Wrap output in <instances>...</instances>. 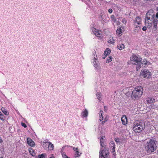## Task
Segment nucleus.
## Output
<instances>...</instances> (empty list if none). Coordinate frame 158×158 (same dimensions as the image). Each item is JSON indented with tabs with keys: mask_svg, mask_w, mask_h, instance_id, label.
I'll return each mask as SVG.
<instances>
[{
	"mask_svg": "<svg viewBox=\"0 0 158 158\" xmlns=\"http://www.w3.org/2000/svg\"><path fill=\"white\" fill-rule=\"evenodd\" d=\"M27 143L30 146L33 147L35 146V143L34 141L30 138L27 139Z\"/></svg>",
	"mask_w": 158,
	"mask_h": 158,
	"instance_id": "obj_7",
	"label": "nucleus"
},
{
	"mask_svg": "<svg viewBox=\"0 0 158 158\" xmlns=\"http://www.w3.org/2000/svg\"><path fill=\"white\" fill-rule=\"evenodd\" d=\"M115 141L117 143H118L119 142V139L117 138L115 139Z\"/></svg>",
	"mask_w": 158,
	"mask_h": 158,
	"instance_id": "obj_40",
	"label": "nucleus"
},
{
	"mask_svg": "<svg viewBox=\"0 0 158 158\" xmlns=\"http://www.w3.org/2000/svg\"><path fill=\"white\" fill-rule=\"evenodd\" d=\"M147 1H150V2H151V1H152V2H153L155 0H146Z\"/></svg>",
	"mask_w": 158,
	"mask_h": 158,
	"instance_id": "obj_49",
	"label": "nucleus"
},
{
	"mask_svg": "<svg viewBox=\"0 0 158 158\" xmlns=\"http://www.w3.org/2000/svg\"><path fill=\"white\" fill-rule=\"evenodd\" d=\"M44 155L45 154H42L41 155H39L38 156V158H44Z\"/></svg>",
	"mask_w": 158,
	"mask_h": 158,
	"instance_id": "obj_26",
	"label": "nucleus"
},
{
	"mask_svg": "<svg viewBox=\"0 0 158 158\" xmlns=\"http://www.w3.org/2000/svg\"><path fill=\"white\" fill-rule=\"evenodd\" d=\"M49 158H55L54 156H51Z\"/></svg>",
	"mask_w": 158,
	"mask_h": 158,
	"instance_id": "obj_54",
	"label": "nucleus"
},
{
	"mask_svg": "<svg viewBox=\"0 0 158 158\" xmlns=\"http://www.w3.org/2000/svg\"><path fill=\"white\" fill-rule=\"evenodd\" d=\"M100 145L102 147H104V142L102 140H100Z\"/></svg>",
	"mask_w": 158,
	"mask_h": 158,
	"instance_id": "obj_32",
	"label": "nucleus"
},
{
	"mask_svg": "<svg viewBox=\"0 0 158 158\" xmlns=\"http://www.w3.org/2000/svg\"><path fill=\"white\" fill-rule=\"evenodd\" d=\"M143 62L144 64L146 65L148 64H150V62H149L147 61L146 60H143Z\"/></svg>",
	"mask_w": 158,
	"mask_h": 158,
	"instance_id": "obj_34",
	"label": "nucleus"
},
{
	"mask_svg": "<svg viewBox=\"0 0 158 158\" xmlns=\"http://www.w3.org/2000/svg\"><path fill=\"white\" fill-rule=\"evenodd\" d=\"M109 153V152H106V155H105V157L104 156V158H109L108 157V156Z\"/></svg>",
	"mask_w": 158,
	"mask_h": 158,
	"instance_id": "obj_37",
	"label": "nucleus"
},
{
	"mask_svg": "<svg viewBox=\"0 0 158 158\" xmlns=\"http://www.w3.org/2000/svg\"><path fill=\"white\" fill-rule=\"evenodd\" d=\"M135 21L138 24H139L140 22V18L139 17H136L135 19Z\"/></svg>",
	"mask_w": 158,
	"mask_h": 158,
	"instance_id": "obj_19",
	"label": "nucleus"
},
{
	"mask_svg": "<svg viewBox=\"0 0 158 158\" xmlns=\"http://www.w3.org/2000/svg\"><path fill=\"white\" fill-rule=\"evenodd\" d=\"M102 152H103V151H102L101 150L100 151V152H99V154H100L99 156H101V157H104V156L103 155Z\"/></svg>",
	"mask_w": 158,
	"mask_h": 158,
	"instance_id": "obj_33",
	"label": "nucleus"
},
{
	"mask_svg": "<svg viewBox=\"0 0 158 158\" xmlns=\"http://www.w3.org/2000/svg\"><path fill=\"white\" fill-rule=\"evenodd\" d=\"M1 110L5 114V115H8L9 114V112L4 107H2L1 109Z\"/></svg>",
	"mask_w": 158,
	"mask_h": 158,
	"instance_id": "obj_13",
	"label": "nucleus"
},
{
	"mask_svg": "<svg viewBox=\"0 0 158 158\" xmlns=\"http://www.w3.org/2000/svg\"><path fill=\"white\" fill-rule=\"evenodd\" d=\"M0 119H1L3 121H4V118H3L2 117H0Z\"/></svg>",
	"mask_w": 158,
	"mask_h": 158,
	"instance_id": "obj_45",
	"label": "nucleus"
},
{
	"mask_svg": "<svg viewBox=\"0 0 158 158\" xmlns=\"http://www.w3.org/2000/svg\"><path fill=\"white\" fill-rule=\"evenodd\" d=\"M106 120V121H107V119H106V118H105L104 119V121H105V120Z\"/></svg>",
	"mask_w": 158,
	"mask_h": 158,
	"instance_id": "obj_55",
	"label": "nucleus"
},
{
	"mask_svg": "<svg viewBox=\"0 0 158 158\" xmlns=\"http://www.w3.org/2000/svg\"><path fill=\"white\" fill-rule=\"evenodd\" d=\"M156 11H158V7H156Z\"/></svg>",
	"mask_w": 158,
	"mask_h": 158,
	"instance_id": "obj_52",
	"label": "nucleus"
},
{
	"mask_svg": "<svg viewBox=\"0 0 158 158\" xmlns=\"http://www.w3.org/2000/svg\"><path fill=\"white\" fill-rule=\"evenodd\" d=\"M140 0H134V1L135 2H138Z\"/></svg>",
	"mask_w": 158,
	"mask_h": 158,
	"instance_id": "obj_50",
	"label": "nucleus"
},
{
	"mask_svg": "<svg viewBox=\"0 0 158 158\" xmlns=\"http://www.w3.org/2000/svg\"><path fill=\"white\" fill-rule=\"evenodd\" d=\"M147 30V27L145 26H144L142 28V30L143 31H145Z\"/></svg>",
	"mask_w": 158,
	"mask_h": 158,
	"instance_id": "obj_41",
	"label": "nucleus"
},
{
	"mask_svg": "<svg viewBox=\"0 0 158 158\" xmlns=\"http://www.w3.org/2000/svg\"><path fill=\"white\" fill-rule=\"evenodd\" d=\"M158 21L156 20H154V21H153L154 26L153 27L154 28V31H156L157 30V24Z\"/></svg>",
	"mask_w": 158,
	"mask_h": 158,
	"instance_id": "obj_10",
	"label": "nucleus"
},
{
	"mask_svg": "<svg viewBox=\"0 0 158 158\" xmlns=\"http://www.w3.org/2000/svg\"><path fill=\"white\" fill-rule=\"evenodd\" d=\"M3 142L2 139H1V138L0 137V143H2Z\"/></svg>",
	"mask_w": 158,
	"mask_h": 158,
	"instance_id": "obj_48",
	"label": "nucleus"
},
{
	"mask_svg": "<svg viewBox=\"0 0 158 158\" xmlns=\"http://www.w3.org/2000/svg\"><path fill=\"white\" fill-rule=\"evenodd\" d=\"M117 48L119 50H121L124 48V45L123 44H120L117 46Z\"/></svg>",
	"mask_w": 158,
	"mask_h": 158,
	"instance_id": "obj_17",
	"label": "nucleus"
},
{
	"mask_svg": "<svg viewBox=\"0 0 158 158\" xmlns=\"http://www.w3.org/2000/svg\"><path fill=\"white\" fill-rule=\"evenodd\" d=\"M122 30L120 27L118 28L116 31V34L118 35L121 36L120 35H122Z\"/></svg>",
	"mask_w": 158,
	"mask_h": 158,
	"instance_id": "obj_16",
	"label": "nucleus"
},
{
	"mask_svg": "<svg viewBox=\"0 0 158 158\" xmlns=\"http://www.w3.org/2000/svg\"><path fill=\"white\" fill-rule=\"evenodd\" d=\"M62 156L63 158H70L69 157H68L64 152L63 153Z\"/></svg>",
	"mask_w": 158,
	"mask_h": 158,
	"instance_id": "obj_31",
	"label": "nucleus"
},
{
	"mask_svg": "<svg viewBox=\"0 0 158 158\" xmlns=\"http://www.w3.org/2000/svg\"><path fill=\"white\" fill-rule=\"evenodd\" d=\"M101 150L103 152H104L106 153V151H108L109 149L107 147L105 146L104 148L103 149V150Z\"/></svg>",
	"mask_w": 158,
	"mask_h": 158,
	"instance_id": "obj_25",
	"label": "nucleus"
},
{
	"mask_svg": "<svg viewBox=\"0 0 158 158\" xmlns=\"http://www.w3.org/2000/svg\"><path fill=\"white\" fill-rule=\"evenodd\" d=\"M103 112L102 110H100V121H102L103 119Z\"/></svg>",
	"mask_w": 158,
	"mask_h": 158,
	"instance_id": "obj_15",
	"label": "nucleus"
},
{
	"mask_svg": "<svg viewBox=\"0 0 158 158\" xmlns=\"http://www.w3.org/2000/svg\"><path fill=\"white\" fill-rule=\"evenodd\" d=\"M0 117H2L3 118L4 117V116L1 112H0Z\"/></svg>",
	"mask_w": 158,
	"mask_h": 158,
	"instance_id": "obj_44",
	"label": "nucleus"
},
{
	"mask_svg": "<svg viewBox=\"0 0 158 158\" xmlns=\"http://www.w3.org/2000/svg\"><path fill=\"white\" fill-rule=\"evenodd\" d=\"M128 92L127 93H126V95H128Z\"/></svg>",
	"mask_w": 158,
	"mask_h": 158,
	"instance_id": "obj_57",
	"label": "nucleus"
},
{
	"mask_svg": "<svg viewBox=\"0 0 158 158\" xmlns=\"http://www.w3.org/2000/svg\"><path fill=\"white\" fill-rule=\"evenodd\" d=\"M106 121V120L102 121V124H104Z\"/></svg>",
	"mask_w": 158,
	"mask_h": 158,
	"instance_id": "obj_46",
	"label": "nucleus"
},
{
	"mask_svg": "<svg viewBox=\"0 0 158 158\" xmlns=\"http://www.w3.org/2000/svg\"><path fill=\"white\" fill-rule=\"evenodd\" d=\"M97 97L98 99L99 100V101H101V93L99 92H98L96 94Z\"/></svg>",
	"mask_w": 158,
	"mask_h": 158,
	"instance_id": "obj_22",
	"label": "nucleus"
},
{
	"mask_svg": "<svg viewBox=\"0 0 158 158\" xmlns=\"http://www.w3.org/2000/svg\"><path fill=\"white\" fill-rule=\"evenodd\" d=\"M114 15H112L111 16V18H114Z\"/></svg>",
	"mask_w": 158,
	"mask_h": 158,
	"instance_id": "obj_51",
	"label": "nucleus"
},
{
	"mask_svg": "<svg viewBox=\"0 0 158 158\" xmlns=\"http://www.w3.org/2000/svg\"><path fill=\"white\" fill-rule=\"evenodd\" d=\"M94 67L97 70H99L100 69V67L99 66V64H94Z\"/></svg>",
	"mask_w": 158,
	"mask_h": 158,
	"instance_id": "obj_21",
	"label": "nucleus"
},
{
	"mask_svg": "<svg viewBox=\"0 0 158 158\" xmlns=\"http://www.w3.org/2000/svg\"><path fill=\"white\" fill-rule=\"evenodd\" d=\"M153 11L152 10H150L148 11L146 13L145 18V23H146L147 19V21L150 20L151 17L152 16V14L153 13Z\"/></svg>",
	"mask_w": 158,
	"mask_h": 158,
	"instance_id": "obj_6",
	"label": "nucleus"
},
{
	"mask_svg": "<svg viewBox=\"0 0 158 158\" xmlns=\"http://www.w3.org/2000/svg\"><path fill=\"white\" fill-rule=\"evenodd\" d=\"M152 15L151 17H152V19L153 20L152 21H154V19H155V15L154 13H152Z\"/></svg>",
	"mask_w": 158,
	"mask_h": 158,
	"instance_id": "obj_28",
	"label": "nucleus"
},
{
	"mask_svg": "<svg viewBox=\"0 0 158 158\" xmlns=\"http://www.w3.org/2000/svg\"><path fill=\"white\" fill-rule=\"evenodd\" d=\"M156 40L157 41H158V38H157V39H156Z\"/></svg>",
	"mask_w": 158,
	"mask_h": 158,
	"instance_id": "obj_59",
	"label": "nucleus"
},
{
	"mask_svg": "<svg viewBox=\"0 0 158 158\" xmlns=\"http://www.w3.org/2000/svg\"><path fill=\"white\" fill-rule=\"evenodd\" d=\"M145 128L144 123L141 121L139 123H135L133 127V130L136 133H139Z\"/></svg>",
	"mask_w": 158,
	"mask_h": 158,
	"instance_id": "obj_3",
	"label": "nucleus"
},
{
	"mask_svg": "<svg viewBox=\"0 0 158 158\" xmlns=\"http://www.w3.org/2000/svg\"><path fill=\"white\" fill-rule=\"evenodd\" d=\"M94 58L95 59V60L94 61V64H99L98 63V61L97 60V58H96L95 57H94Z\"/></svg>",
	"mask_w": 158,
	"mask_h": 158,
	"instance_id": "obj_27",
	"label": "nucleus"
},
{
	"mask_svg": "<svg viewBox=\"0 0 158 158\" xmlns=\"http://www.w3.org/2000/svg\"><path fill=\"white\" fill-rule=\"evenodd\" d=\"M155 108V106H153L152 105H150L149 106V108L150 109H154Z\"/></svg>",
	"mask_w": 158,
	"mask_h": 158,
	"instance_id": "obj_39",
	"label": "nucleus"
},
{
	"mask_svg": "<svg viewBox=\"0 0 158 158\" xmlns=\"http://www.w3.org/2000/svg\"><path fill=\"white\" fill-rule=\"evenodd\" d=\"M88 111L86 109H85L81 113V115L84 117H86L87 116Z\"/></svg>",
	"mask_w": 158,
	"mask_h": 158,
	"instance_id": "obj_9",
	"label": "nucleus"
},
{
	"mask_svg": "<svg viewBox=\"0 0 158 158\" xmlns=\"http://www.w3.org/2000/svg\"><path fill=\"white\" fill-rule=\"evenodd\" d=\"M67 146L68 147H71V148H72V146H69L68 145H67Z\"/></svg>",
	"mask_w": 158,
	"mask_h": 158,
	"instance_id": "obj_56",
	"label": "nucleus"
},
{
	"mask_svg": "<svg viewBox=\"0 0 158 158\" xmlns=\"http://www.w3.org/2000/svg\"><path fill=\"white\" fill-rule=\"evenodd\" d=\"M112 56H110L109 57H108V58L107 59L106 62H109L112 60Z\"/></svg>",
	"mask_w": 158,
	"mask_h": 158,
	"instance_id": "obj_23",
	"label": "nucleus"
},
{
	"mask_svg": "<svg viewBox=\"0 0 158 158\" xmlns=\"http://www.w3.org/2000/svg\"><path fill=\"white\" fill-rule=\"evenodd\" d=\"M48 143V147L50 148V149L52 150H53L54 147L53 144L50 142Z\"/></svg>",
	"mask_w": 158,
	"mask_h": 158,
	"instance_id": "obj_20",
	"label": "nucleus"
},
{
	"mask_svg": "<svg viewBox=\"0 0 158 158\" xmlns=\"http://www.w3.org/2000/svg\"><path fill=\"white\" fill-rule=\"evenodd\" d=\"M110 50L109 48H106L104 52V55H105V56H107L110 53Z\"/></svg>",
	"mask_w": 158,
	"mask_h": 158,
	"instance_id": "obj_11",
	"label": "nucleus"
},
{
	"mask_svg": "<svg viewBox=\"0 0 158 158\" xmlns=\"http://www.w3.org/2000/svg\"><path fill=\"white\" fill-rule=\"evenodd\" d=\"M156 153L157 155H158V150H157L156 152Z\"/></svg>",
	"mask_w": 158,
	"mask_h": 158,
	"instance_id": "obj_58",
	"label": "nucleus"
},
{
	"mask_svg": "<svg viewBox=\"0 0 158 158\" xmlns=\"http://www.w3.org/2000/svg\"><path fill=\"white\" fill-rule=\"evenodd\" d=\"M147 101L149 103H152L155 102V99L152 98H148Z\"/></svg>",
	"mask_w": 158,
	"mask_h": 158,
	"instance_id": "obj_12",
	"label": "nucleus"
},
{
	"mask_svg": "<svg viewBox=\"0 0 158 158\" xmlns=\"http://www.w3.org/2000/svg\"><path fill=\"white\" fill-rule=\"evenodd\" d=\"M151 73L148 70L145 69L142 71L141 75L144 77L149 78L150 77Z\"/></svg>",
	"mask_w": 158,
	"mask_h": 158,
	"instance_id": "obj_5",
	"label": "nucleus"
},
{
	"mask_svg": "<svg viewBox=\"0 0 158 158\" xmlns=\"http://www.w3.org/2000/svg\"><path fill=\"white\" fill-rule=\"evenodd\" d=\"M106 56H105V55H103L102 56V58L103 59H104L106 57Z\"/></svg>",
	"mask_w": 158,
	"mask_h": 158,
	"instance_id": "obj_47",
	"label": "nucleus"
},
{
	"mask_svg": "<svg viewBox=\"0 0 158 158\" xmlns=\"http://www.w3.org/2000/svg\"><path fill=\"white\" fill-rule=\"evenodd\" d=\"M94 29V30H96V29Z\"/></svg>",
	"mask_w": 158,
	"mask_h": 158,
	"instance_id": "obj_61",
	"label": "nucleus"
},
{
	"mask_svg": "<svg viewBox=\"0 0 158 158\" xmlns=\"http://www.w3.org/2000/svg\"><path fill=\"white\" fill-rule=\"evenodd\" d=\"M114 40L113 39H112L111 40L110 39V40H109L108 41V42H109V43H110L111 44H113L114 42Z\"/></svg>",
	"mask_w": 158,
	"mask_h": 158,
	"instance_id": "obj_29",
	"label": "nucleus"
},
{
	"mask_svg": "<svg viewBox=\"0 0 158 158\" xmlns=\"http://www.w3.org/2000/svg\"><path fill=\"white\" fill-rule=\"evenodd\" d=\"M157 20V21H158V12L155 15V19Z\"/></svg>",
	"mask_w": 158,
	"mask_h": 158,
	"instance_id": "obj_36",
	"label": "nucleus"
},
{
	"mask_svg": "<svg viewBox=\"0 0 158 158\" xmlns=\"http://www.w3.org/2000/svg\"><path fill=\"white\" fill-rule=\"evenodd\" d=\"M103 137H102L101 138V140H103Z\"/></svg>",
	"mask_w": 158,
	"mask_h": 158,
	"instance_id": "obj_53",
	"label": "nucleus"
},
{
	"mask_svg": "<svg viewBox=\"0 0 158 158\" xmlns=\"http://www.w3.org/2000/svg\"><path fill=\"white\" fill-rule=\"evenodd\" d=\"M79 152L78 151H76V153L75 154V157L79 156H80V155L79 154Z\"/></svg>",
	"mask_w": 158,
	"mask_h": 158,
	"instance_id": "obj_35",
	"label": "nucleus"
},
{
	"mask_svg": "<svg viewBox=\"0 0 158 158\" xmlns=\"http://www.w3.org/2000/svg\"><path fill=\"white\" fill-rule=\"evenodd\" d=\"M94 33L96 36H98L100 35V34L98 31H93Z\"/></svg>",
	"mask_w": 158,
	"mask_h": 158,
	"instance_id": "obj_30",
	"label": "nucleus"
},
{
	"mask_svg": "<svg viewBox=\"0 0 158 158\" xmlns=\"http://www.w3.org/2000/svg\"><path fill=\"white\" fill-rule=\"evenodd\" d=\"M73 149L74 151H75L76 152V151H77V150L78 149V148H76L75 147H73Z\"/></svg>",
	"mask_w": 158,
	"mask_h": 158,
	"instance_id": "obj_43",
	"label": "nucleus"
},
{
	"mask_svg": "<svg viewBox=\"0 0 158 158\" xmlns=\"http://www.w3.org/2000/svg\"><path fill=\"white\" fill-rule=\"evenodd\" d=\"M111 144H112V145H113V146H112L111 147H113V148L112 149L113 151L112 152H113V154L114 156V157L115 158V156H116V153H115V144L113 143H111Z\"/></svg>",
	"mask_w": 158,
	"mask_h": 158,
	"instance_id": "obj_14",
	"label": "nucleus"
},
{
	"mask_svg": "<svg viewBox=\"0 0 158 158\" xmlns=\"http://www.w3.org/2000/svg\"><path fill=\"white\" fill-rule=\"evenodd\" d=\"M0 158H2V157H1Z\"/></svg>",
	"mask_w": 158,
	"mask_h": 158,
	"instance_id": "obj_62",
	"label": "nucleus"
},
{
	"mask_svg": "<svg viewBox=\"0 0 158 158\" xmlns=\"http://www.w3.org/2000/svg\"><path fill=\"white\" fill-rule=\"evenodd\" d=\"M131 61H135L136 63H134V64L137 65L136 69L137 70L141 67V65L143 64V63L141 62L142 58L139 56H133L131 58Z\"/></svg>",
	"mask_w": 158,
	"mask_h": 158,
	"instance_id": "obj_4",
	"label": "nucleus"
},
{
	"mask_svg": "<svg viewBox=\"0 0 158 158\" xmlns=\"http://www.w3.org/2000/svg\"><path fill=\"white\" fill-rule=\"evenodd\" d=\"M143 94V88L141 86L136 87L132 92L131 98L133 99H138Z\"/></svg>",
	"mask_w": 158,
	"mask_h": 158,
	"instance_id": "obj_2",
	"label": "nucleus"
},
{
	"mask_svg": "<svg viewBox=\"0 0 158 158\" xmlns=\"http://www.w3.org/2000/svg\"><path fill=\"white\" fill-rule=\"evenodd\" d=\"M158 147V143L155 138L150 139L145 145V149L147 153L151 154Z\"/></svg>",
	"mask_w": 158,
	"mask_h": 158,
	"instance_id": "obj_1",
	"label": "nucleus"
},
{
	"mask_svg": "<svg viewBox=\"0 0 158 158\" xmlns=\"http://www.w3.org/2000/svg\"><path fill=\"white\" fill-rule=\"evenodd\" d=\"M112 11H113V10L111 9H109L108 10V12L110 13H112Z\"/></svg>",
	"mask_w": 158,
	"mask_h": 158,
	"instance_id": "obj_42",
	"label": "nucleus"
},
{
	"mask_svg": "<svg viewBox=\"0 0 158 158\" xmlns=\"http://www.w3.org/2000/svg\"><path fill=\"white\" fill-rule=\"evenodd\" d=\"M29 152L31 154L32 156H34V154H35V152L34 151V150L32 149V148H29Z\"/></svg>",
	"mask_w": 158,
	"mask_h": 158,
	"instance_id": "obj_18",
	"label": "nucleus"
},
{
	"mask_svg": "<svg viewBox=\"0 0 158 158\" xmlns=\"http://www.w3.org/2000/svg\"><path fill=\"white\" fill-rule=\"evenodd\" d=\"M21 125L23 127L25 128H26L27 127L26 125L23 123H21Z\"/></svg>",
	"mask_w": 158,
	"mask_h": 158,
	"instance_id": "obj_38",
	"label": "nucleus"
},
{
	"mask_svg": "<svg viewBox=\"0 0 158 158\" xmlns=\"http://www.w3.org/2000/svg\"><path fill=\"white\" fill-rule=\"evenodd\" d=\"M146 21H147V23H148V27L149 28H150V27H151L152 26L153 21H152L151 23H148V22H149L147 20Z\"/></svg>",
	"mask_w": 158,
	"mask_h": 158,
	"instance_id": "obj_24",
	"label": "nucleus"
},
{
	"mask_svg": "<svg viewBox=\"0 0 158 158\" xmlns=\"http://www.w3.org/2000/svg\"><path fill=\"white\" fill-rule=\"evenodd\" d=\"M128 64H131V63H129Z\"/></svg>",
	"mask_w": 158,
	"mask_h": 158,
	"instance_id": "obj_60",
	"label": "nucleus"
},
{
	"mask_svg": "<svg viewBox=\"0 0 158 158\" xmlns=\"http://www.w3.org/2000/svg\"><path fill=\"white\" fill-rule=\"evenodd\" d=\"M127 117L125 115H124L121 118V121L122 122V124L123 125H126L127 123Z\"/></svg>",
	"mask_w": 158,
	"mask_h": 158,
	"instance_id": "obj_8",
	"label": "nucleus"
}]
</instances>
